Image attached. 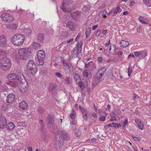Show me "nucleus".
Masks as SVG:
<instances>
[{
	"mask_svg": "<svg viewBox=\"0 0 151 151\" xmlns=\"http://www.w3.org/2000/svg\"><path fill=\"white\" fill-rule=\"evenodd\" d=\"M82 44V41H81L79 43H78L76 47H79V46H81Z\"/></svg>",
	"mask_w": 151,
	"mask_h": 151,
	"instance_id": "nucleus-53",
	"label": "nucleus"
},
{
	"mask_svg": "<svg viewBox=\"0 0 151 151\" xmlns=\"http://www.w3.org/2000/svg\"><path fill=\"white\" fill-rule=\"evenodd\" d=\"M1 18L3 21L7 23H11L14 20L13 16L7 13L2 14L1 16Z\"/></svg>",
	"mask_w": 151,
	"mask_h": 151,
	"instance_id": "nucleus-9",
	"label": "nucleus"
},
{
	"mask_svg": "<svg viewBox=\"0 0 151 151\" xmlns=\"http://www.w3.org/2000/svg\"><path fill=\"white\" fill-rule=\"evenodd\" d=\"M92 116L94 118H96L97 116L96 114L95 113H93L92 114Z\"/></svg>",
	"mask_w": 151,
	"mask_h": 151,
	"instance_id": "nucleus-61",
	"label": "nucleus"
},
{
	"mask_svg": "<svg viewBox=\"0 0 151 151\" xmlns=\"http://www.w3.org/2000/svg\"><path fill=\"white\" fill-rule=\"evenodd\" d=\"M66 26L72 31L74 30L75 26L74 23L71 21H69L66 23Z\"/></svg>",
	"mask_w": 151,
	"mask_h": 151,
	"instance_id": "nucleus-18",
	"label": "nucleus"
},
{
	"mask_svg": "<svg viewBox=\"0 0 151 151\" xmlns=\"http://www.w3.org/2000/svg\"><path fill=\"white\" fill-rule=\"evenodd\" d=\"M19 53L20 59L24 60H27L32 55L31 51L27 48L19 49Z\"/></svg>",
	"mask_w": 151,
	"mask_h": 151,
	"instance_id": "nucleus-4",
	"label": "nucleus"
},
{
	"mask_svg": "<svg viewBox=\"0 0 151 151\" xmlns=\"http://www.w3.org/2000/svg\"><path fill=\"white\" fill-rule=\"evenodd\" d=\"M6 127L9 130H13L15 127L14 124L12 122H10L6 124Z\"/></svg>",
	"mask_w": 151,
	"mask_h": 151,
	"instance_id": "nucleus-21",
	"label": "nucleus"
},
{
	"mask_svg": "<svg viewBox=\"0 0 151 151\" xmlns=\"http://www.w3.org/2000/svg\"><path fill=\"white\" fill-rule=\"evenodd\" d=\"M63 65L64 66L67 67L69 68V70L70 72L73 71V68L71 64H68L66 63L65 62L64 60V59H63Z\"/></svg>",
	"mask_w": 151,
	"mask_h": 151,
	"instance_id": "nucleus-24",
	"label": "nucleus"
},
{
	"mask_svg": "<svg viewBox=\"0 0 151 151\" xmlns=\"http://www.w3.org/2000/svg\"><path fill=\"white\" fill-rule=\"evenodd\" d=\"M135 55L137 57H139L140 55V53L138 52H134Z\"/></svg>",
	"mask_w": 151,
	"mask_h": 151,
	"instance_id": "nucleus-58",
	"label": "nucleus"
},
{
	"mask_svg": "<svg viewBox=\"0 0 151 151\" xmlns=\"http://www.w3.org/2000/svg\"><path fill=\"white\" fill-rule=\"evenodd\" d=\"M135 56L133 54H130L129 56H128L127 58L128 59H129L131 58H134L135 57Z\"/></svg>",
	"mask_w": 151,
	"mask_h": 151,
	"instance_id": "nucleus-52",
	"label": "nucleus"
},
{
	"mask_svg": "<svg viewBox=\"0 0 151 151\" xmlns=\"http://www.w3.org/2000/svg\"><path fill=\"white\" fill-rule=\"evenodd\" d=\"M149 0H143V2L146 4H148L149 3Z\"/></svg>",
	"mask_w": 151,
	"mask_h": 151,
	"instance_id": "nucleus-63",
	"label": "nucleus"
},
{
	"mask_svg": "<svg viewBox=\"0 0 151 151\" xmlns=\"http://www.w3.org/2000/svg\"><path fill=\"white\" fill-rule=\"evenodd\" d=\"M122 9H120L119 6L117 7L116 9L114 8L109 12V14H112V16H115L118 12H119V13L122 11Z\"/></svg>",
	"mask_w": 151,
	"mask_h": 151,
	"instance_id": "nucleus-16",
	"label": "nucleus"
},
{
	"mask_svg": "<svg viewBox=\"0 0 151 151\" xmlns=\"http://www.w3.org/2000/svg\"><path fill=\"white\" fill-rule=\"evenodd\" d=\"M79 14V12L77 11L70 14L71 16L74 20H76L78 18Z\"/></svg>",
	"mask_w": 151,
	"mask_h": 151,
	"instance_id": "nucleus-25",
	"label": "nucleus"
},
{
	"mask_svg": "<svg viewBox=\"0 0 151 151\" xmlns=\"http://www.w3.org/2000/svg\"><path fill=\"white\" fill-rule=\"evenodd\" d=\"M101 32V30L100 29H98L95 34V36L96 37L98 36L100 34Z\"/></svg>",
	"mask_w": 151,
	"mask_h": 151,
	"instance_id": "nucleus-46",
	"label": "nucleus"
},
{
	"mask_svg": "<svg viewBox=\"0 0 151 151\" xmlns=\"http://www.w3.org/2000/svg\"><path fill=\"white\" fill-rule=\"evenodd\" d=\"M91 27H90V28H89V27H88V28L87 29L86 31L85 34L86 37H87L88 36H89L91 33Z\"/></svg>",
	"mask_w": 151,
	"mask_h": 151,
	"instance_id": "nucleus-35",
	"label": "nucleus"
},
{
	"mask_svg": "<svg viewBox=\"0 0 151 151\" xmlns=\"http://www.w3.org/2000/svg\"><path fill=\"white\" fill-rule=\"evenodd\" d=\"M63 142L62 140L59 138V137L57 138V136H56L54 141V147L57 150L60 149L63 146Z\"/></svg>",
	"mask_w": 151,
	"mask_h": 151,
	"instance_id": "nucleus-13",
	"label": "nucleus"
},
{
	"mask_svg": "<svg viewBox=\"0 0 151 151\" xmlns=\"http://www.w3.org/2000/svg\"><path fill=\"white\" fill-rule=\"evenodd\" d=\"M45 57V52L43 50L38 51L37 53V60L36 62L37 64L39 66L43 65L44 63V59Z\"/></svg>",
	"mask_w": 151,
	"mask_h": 151,
	"instance_id": "nucleus-6",
	"label": "nucleus"
},
{
	"mask_svg": "<svg viewBox=\"0 0 151 151\" xmlns=\"http://www.w3.org/2000/svg\"><path fill=\"white\" fill-rule=\"evenodd\" d=\"M15 99V95L12 93H10L7 96L6 101L9 103H12Z\"/></svg>",
	"mask_w": 151,
	"mask_h": 151,
	"instance_id": "nucleus-15",
	"label": "nucleus"
},
{
	"mask_svg": "<svg viewBox=\"0 0 151 151\" xmlns=\"http://www.w3.org/2000/svg\"><path fill=\"white\" fill-rule=\"evenodd\" d=\"M17 25L16 24H14L12 26V28L13 29V30L15 29L17 27Z\"/></svg>",
	"mask_w": 151,
	"mask_h": 151,
	"instance_id": "nucleus-57",
	"label": "nucleus"
},
{
	"mask_svg": "<svg viewBox=\"0 0 151 151\" xmlns=\"http://www.w3.org/2000/svg\"><path fill=\"white\" fill-rule=\"evenodd\" d=\"M137 125L139 129L141 130H143V129L144 128V125L143 124L142 122L139 124H138Z\"/></svg>",
	"mask_w": 151,
	"mask_h": 151,
	"instance_id": "nucleus-41",
	"label": "nucleus"
},
{
	"mask_svg": "<svg viewBox=\"0 0 151 151\" xmlns=\"http://www.w3.org/2000/svg\"><path fill=\"white\" fill-rule=\"evenodd\" d=\"M127 122L128 119H126L123 122V127H124L126 125V124L127 123Z\"/></svg>",
	"mask_w": 151,
	"mask_h": 151,
	"instance_id": "nucleus-56",
	"label": "nucleus"
},
{
	"mask_svg": "<svg viewBox=\"0 0 151 151\" xmlns=\"http://www.w3.org/2000/svg\"><path fill=\"white\" fill-rule=\"evenodd\" d=\"M133 138L134 140L136 141H138L140 140V138H138L134 136L133 137Z\"/></svg>",
	"mask_w": 151,
	"mask_h": 151,
	"instance_id": "nucleus-51",
	"label": "nucleus"
},
{
	"mask_svg": "<svg viewBox=\"0 0 151 151\" xmlns=\"http://www.w3.org/2000/svg\"><path fill=\"white\" fill-rule=\"evenodd\" d=\"M79 47H76L75 48H76V50H77L79 53H80L81 52L82 50V47L81 46H79Z\"/></svg>",
	"mask_w": 151,
	"mask_h": 151,
	"instance_id": "nucleus-47",
	"label": "nucleus"
},
{
	"mask_svg": "<svg viewBox=\"0 0 151 151\" xmlns=\"http://www.w3.org/2000/svg\"><path fill=\"white\" fill-rule=\"evenodd\" d=\"M70 124L75 125V127H76V125H77V123L76 120H73L72 121L71 123Z\"/></svg>",
	"mask_w": 151,
	"mask_h": 151,
	"instance_id": "nucleus-50",
	"label": "nucleus"
},
{
	"mask_svg": "<svg viewBox=\"0 0 151 151\" xmlns=\"http://www.w3.org/2000/svg\"><path fill=\"white\" fill-rule=\"evenodd\" d=\"M88 113V111H86V112H85L84 113H83L82 114L83 116V118L86 121L87 120V119L88 116L87 115V114Z\"/></svg>",
	"mask_w": 151,
	"mask_h": 151,
	"instance_id": "nucleus-40",
	"label": "nucleus"
},
{
	"mask_svg": "<svg viewBox=\"0 0 151 151\" xmlns=\"http://www.w3.org/2000/svg\"><path fill=\"white\" fill-rule=\"evenodd\" d=\"M121 127V125L120 124H118L117 123H114V124L113 125V127L116 128H118Z\"/></svg>",
	"mask_w": 151,
	"mask_h": 151,
	"instance_id": "nucleus-44",
	"label": "nucleus"
},
{
	"mask_svg": "<svg viewBox=\"0 0 151 151\" xmlns=\"http://www.w3.org/2000/svg\"><path fill=\"white\" fill-rule=\"evenodd\" d=\"M55 75L58 77L61 78H62V76L60 73L57 72L55 73Z\"/></svg>",
	"mask_w": 151,
	"mask_h": 151,
	"instance_id": "nucleus-45",
	"label": "nucleus"
},
{
	"mask_svg": "<svg viewBox=\"0 0 151 151\" xmlns=\"http://www.w3.org/2000/svg\"><path fill=\"white\" fill-rule=\"evenodd\" d=\"M1 109L2 110L5 111H8L9 109H11L12 107L10 105H8L7 104H4L1 106Z\"/></svg>",
	"mask_w": 151,
	"mask_h": 151,
	"instance_id": "nucleus-23",
	"label": "nucleus"
},
{
	"mask_svg": "<svg viewBox=\"0 0 151 151\" xmlns=\"http://www.w3.org/2000/svg\"><path fill=\"white\" fill-rule=\"evenodd\" d=\"M114 124V123H111L110 124H109L107 125H106V126H104V127H106L107 126H109V127H113V125Z\"/></svg>",
	"mask_w": 151,
	"mask_h": 151,
	"instance_id": "nucleus-60",
	"label": "nucleus"
},
{
	"mask_svg": "<svg viewBox=\"0 0 151 151\" xmlns=\"http://www.w3.org/2000/svg\"><path fill=\"white\" fill-rule=\"evenodd\" d=\"M135 122L137 125L141 122V121L140 119H135Z\"/></svg>",
	"mask_w": 151,
	"mask_h": 151,
	"instance_id": "nucleus-55",
	"label": "nucleus"
},
{
	"mask_svg": "<svg viewBox=\"0 0 151 151\" xmlns=\"http://www.w3.org/2000/svg\"><path fill=\"white\" fill-rule=\"evenodd\" d=\"M47 119L48 121V124L50 127L54 129L55 126L54 124V117L53 116L48 115L47 117Z\"/></svg>",
	"mask_w": 151,
	"mask_h": 151,
	"instance_id": "nucleus-14",
	"label": "nucleus"
},
{
	"mask_svg": "<svg viewBox=\"0 0 151 151\" xmlns=\"http://www.w3.org/2000/svg\"><path fill=\"white\" fill-rule=\"evenodd\" d=\"M58 87V84L56 83H52L51 82L49 83L48 90L51 92L53 97L55 94L57 93V89Z\"/></svg>",
	"mask_w": 151,
	"mask_h": 151,
	"instance_id": "nucleus-11",
	"label": "nucleus"
},
{
	"mask_svg": "<svg viewBox=\"0 0 151 151\" xmlns=\"http://www.w3.org/2000/svg\"><path fill=\"white\" fill-rule=\"evenodd\" d=\"M98 24H96L95 25V26H93L92 27V30H94L96 29L98 27Z\"/></svg>",
	"mask_w": 151,
	"mask_h": 151,
	"instance_id": "nucleus-59",
	"label": "nucleus"
},
{
	"mask_svg": "<svg viewBox=\"0 0 151 151\" xmlns=\"http://www.w3.org/2000/svg\"><path fill=\"white\" fill-rule=\"evenodd\" d=\"M94 63L93 61H91L89 62L88 63L85 64V67L87 68H91L94 65Z\"/></svg>",
	"mask_w": 151,
	"mask_h": 151,
	"instance_id": "nucleus-29",
	"label": "nucleus"
},
{
	"mask_svg": "<svg viewBox=\"0 0 151 151\" xmlns=\"http://www.w3.org/2000/svg\"><path fill=\"white\" fill-rule=\"evenodd\" d=\"M24 31L27 35H29L32 33V30L29 28H24Z\"/></svg>",
	"mask_w": 151,
	"mask_h": 151,
	"instance_id": "nucleus-30",
	"label": "nucleus"
},
{
	"mask_svg": "<svg viewBox=\"0 0 151 151\" xmlns=\"http://www.w3.org/2000/svg\"><path fill=\"white\" fill-rule=\"evenodd\" d=\"M56 136L57 138L61 139L62 140H68L70 137L68 133L65 131L63 130H59L56 133Z\"/></svg>",
	"mask_w": 151,
	"mask_h": 151,
	"instance_id": "nucleus-8",
	"label": "nucleus"
},
{
	"mask_svg": "<svg viewBox=\"0 0 151 151\" xmlns=\"http://www.w3.org/2000/svg\"><path fill=\"white\" fill-rule=\"evenodd\" d=\"M116 118L114 116H111V119L110 120V121L111 122H113L114 120H116Z\"/></svg>",
	"mask_w": 151,
	"mask_h": 151,
	"instance_id": "nucleus-54",
	"label": "nucleus"
},
{
	"mask_svg": "<svg viewBox=\"0 0 151 151\" xmlns=\"http://www.w3.org/2000/svg\"><path fill=\"white\" fill-rule=\"evenodd\" d=\"M16 80V81H10L8 83L9 85L13 87H16L19 86L21 87V90H22V89H24V88H26L27 89V88L28 87V83L27 82L24 81V79H23L22 80V79H21V80Z\"/></svg>",
	"mask_w": 151,
	"mask_h": 151,
	"instance_id": "nucleus-2",
	"label": "nucleus"
},
{
	"mask_svg": "<svg viewBox=\"0 0 151 151\" xmlns=\"http://www.w3.org/2000/svg\"><path fill=\"white\" fill-rule=\"evenodd\" d=\"M7 78L9 80H12L14 79L19 80H21L24 79V76L22 74H20L19 76L18 75L15 73H12L9 74L7 76Z\"/></svg>",
	"mask_w": 151,
	"mask_h": 151,
	"instance_id": "nucleus-12",
	"label": "nucleus"
},
{
	"mask_svg": "<svg viewBox=\"0 0 151 151\" xmlns=\"http://www.w3.org/2000/svg\"><path fill=\"white\" fill-rule=\"evenodd\" d=\"M79 108L82 114L87 111L84 108L82 107L81 106H79Z\"/></svg>",
	"mask_w": 151,
	"mask_h": 151,
	"instance_id": "nucleus-42",
	"label": "nucleus"
},
{
	"mask_svg": "<svg viewBox=\"0 0 151 151\" xmlns=\"http://www.w3.org/2000/svg\"><path fill=\"white\" fill-rule=\"evenodd\" d=\"M132 71V68L130 67L129 66V67L128 69V73H131Z\"/></svg>",
	"mask_w": 151,
	"mask_h": 151,
	"instance_id": "nucleus-62",
	"label": "nucleus"
},
{
	"mask_svg": "<svg viewBox=\"0 0 151 151\" xmlns=\"http://www.w3.org/2000/svg\"><path fill=\"white\" fill-rule=\"evenodd\" d=\"M65 83L67 84H70L72 83V79L69 77H67L65 79Z\"/></svg>",
	"mask_w": 151,
	"mask_h": 151,
	"instance_id": "nucleus-31",
	"label": "nucleus"
},
{
	"mask_svg": "<svg viewBox=\"0 0 151 151\" xmlns=\"http://www.w3.org/2000/svg\"><path fill=\"white\" fill-rule=\"evenodd\" d=\"M129 44V42L122 40L120 43V46L121 47H127Z\"/></svg>",
	"mask_w": 151,
	"mask_h": 151,
	"instance_id": "nucleus-26",
	"label": "nucleus"
},
{
	"mask_svg": "<svg viewBox=\"0 0 151 151\" xmlns=\"http://www.w3.org/2000/svg\"><path fill=\"white\" fill-rule=\"evenodd\" d=\"M139 21L141 23L143 24H147V23L145 22V19L142 17H140L139 18Z\"/></svg>",
	"mask_w": 151,
	"mask_h": 151,
	"instance_id": "nucleus-37",
	"label": "nucleus"
},
{
	"mask_svg": "<svg viewBox=\"0 0 151 151\" xmlns=\"http://www.w3.org/2000/svg\"><path fill=\"white\" fill-rule=\"evenodd\" d=\"M76 0H63V2L61 7L64 12L67 13L71 12L72 9L75 8L74 5Z\"/></svg>",
	"mask_w": 151,
	"mask_h": 151,
	"instance_id": "nucleus-1",
	"label": "nucleus"
},
{
	"mask_svg": "<svg viewBox=\"0 0 151 151\" xmlns=\"http://www.w3.org/2000/svg\"><path fill=\"white\" fill-rule=\"evenodd\" d=\"M11 62L8 58H4L0 60V68L4 70H9L11 67Z\"/></svg>",
	"mask_w": 151,
	"mask_h": 151,
	"instance_id": "nucleus-5",
	"label": "nucleus"
},
{
	"mask_svg": "<svg viewBox=\"0 0 151 151\" xmlns=\"http://www.w3.org/2000/svg\"><path fill=\"white\" fill-rule=\"evenodd\" d=\"M7 42L6 38L4 35H1L0 36V46H3Z\"/></svg>",
	"mask_w": 151,
	"mask_h": 151,
	"instance_id": "nucleus-19",
	"label": "nucleus"
},
{
	"mask_svg": "<svg viewBox=\"0 0 151 151\" xmlns=\"http://www.w3.org/2000/svg\"><path fill=\"white\" fill-rule=\"evenodd\" d=\"M8 89V88L5 85H2L1 87V90L2 91H6Z\"/></svg>",
	"mask_w": 151,
	"mask_h": 151,
	"instance_id": "nucleus-38",
	"label": "nucleus"
},
{
	"mask_svg": "<svg viewBox=\"0 0 151 151\" xmlns=\"http://www.w3.org/2000/svg\"><path fill=\"white\" fill-rule=\"evenodd\" d=\"M27 69L29 71H30L32 75H35L37 72V68L33 60H30L28 62L27 65Z\"/></svg>",
	"mask_w": 151,
	"mask_h": 151,
	"instance_id": "nucleus-7",
	"label": "nucleus"
},
{
	"mask_svg": "<svg viewBox=\"0 0 151 151\" xmlns=\"http://www.w3.org/2000/svg\"><path fill=\"white\" fill-rule=\"evenodd\" d=\"M6 120L4 117L0 118V128L4 129L6 125Z\"/></svg>",
	"mask_w": 151,
	"mask_h": 151,
	"instance_id": "nucleus-17",
	"label": "nucleus"
},
{
	"mask_svg": "<svg viewBox=\"0 0 151 151\" xmlns=\"http://www.w3.org/2000/svg\"><path fill=\"white\" fill-rule=\"evenodd\" d=\"M37 40L40 42H42L44 39V35L42 33H39L37 37Z\"/></svg>",
	"mask_w": 151,
	"mask_h": 151,
	"instance_id": "nucleus-22",
	"label": "nucleus"
},
{
	"mask_svg": "<svg viewBox=\"0 0 151 151\" xmlns=\"http://www.w3.org/2000/svg\"><path fill=\"white\" fill-rule=\"evenodd\" d=\"M90 8V7H88L87 6H84L82 8V10L83 12L86 13L87 12L89 11Z\"/></svg>",
	"mask_w": 151,
	"mask_h": 151,
	"instance_id": "nucleus-36",
	"label": "nucleus"
},
{
	"mask_svg": "<svg viewBox=\"0 0 151 151\" xmlns=\"http://www.w3.org/2000/svg\"><path fill=\"white\" fill-rule=\"evenodd\" d=\"M40 122L41 123V127H42V129L43 128V127H44V124H43V121L42 120H40Z\"/></svg>",
	"mask_w": 151,
	"mask_h": 151,
	"instance_id": "nucleus-64",
	"label": "nucleus"
},
{
	"mask_svg": "<svg viewBox=\"0 0 151 151\" xmlns=\"http://www.w3.org/2000/svg\"><path fill=\"white\" fill-rule=\"evenodd\" d=\"M106 69L105 67H102L99 70L97 74V77L95 78L94 81L96 82L93 83V84H94L96 85L99 84L100 82L99 80L101 78L102 76L104 75Z\"/></svg>",
	"mask_w": 151,
	"mask_h": 151,
	"instance_id": "nucleus-10",
	"label": "nucleus"
},
{
	"mask_svg": "<svg viewBox=\"0 0 151 151\" xmlns=\"http://www.w3.org/2000/svg\"><path fill=\"white\" fill-rule=\"evenodd\" d=\"M106 117L104 116H101L100 117L99 120L101 121H104L105 120Z\"/></svg>",
	"mask_w": 151,
	"mask_h": 151,
	"instance_id": "nucleus-49",
	"label": "nucleus"
},
{
	"mask_svg": "<svg viewBox=\"0 0 151 151\" xmlns=\"http://www.w3.org/2000/svg\"><path fill=\"white\" fill-rule=\"evenodd\" d=\"M83 76L85 77H87L89 76L91 77V74L89 71L85 70L83 72Z\"/></svg>",
	"mask_w": 151,
	"mask_h": 151,
	"instance_id": "nucleus-27",
	"label": "nucleus"
},
{
	"mask_svg": "<svg viewBox=\"0 0 151 151\" xmlns=\"http://www.w3.org/2000/svg\"><path fill=\"white\" fill-rule=\"evenodd\" d=\"M70 118L72 119H74L76 117V115L74 114L71 113L70 114Z\"/></svg>",
	"mask_w": 151,
	"mask_h": 151,
	"instance_id": "nucleus-48",
	"label": "nucleus"
},
{
	"mask_svg": "<svg viewBox=\"0 0 151 151\" xmlns=\"http://www.w3.org/2000/svg\"><path fill=\"white\" fill-rule=\"evenodd\" d=\"M73 77L74 79L76 81L78 79H79L80 80H81V78L80 77L79 74L76 73H73Z\"/></svg>",
	"mask_w": 151,
	"mask_h": 151,
	"instance_id": "nucleus-34",
	"label": "nucleus"
},
{
	"mask_svg": "<svg viewBox=\"0 0 151 151\" xmlns=\"http://www.w3.org/2000/svg\"><path fill=\"white\" fill-rule=\"evenodd\" d=\"M78 84L79 85V87L80 88L83 89L85 87V84L83 83V82L82 81H80L78 83Z\"/></svg>",
	"mask_w": 151,
	"mask_h": 151,
	"instance_id": "nucleus-39",
	"label": "nucleus"
},
{
	"mask_svg": "<svg viewBox=\"0 0 151 151\" xmlns=\"http://www.w3.org/2000/svg\"><path fill=\"white\" fill-rule=\"evenodd\" d=\"M74 132L75 133L76 136L77 137H78L80 136L81 134V131L78 129H76L74 130Z\"/></svg>",
	"mask_w": 151,
	"mask_h": 151,
	"instance_id": "nucleus-32",
	"label": "nucleus"
},
{
	"mask_svg": "<svg viewBox=\"0 0 151 151\" xmlns=\"http://www.w3.org/2000/svg\"><path fill=\"white\" fill-rule=\"evenodd\" d=\"M19 107L23 110H26L28 108V105L26 102L22 101L19 104Z\"/></svg>",
	"mask_w": 151,
	"mask_h": 151,
	"instance_id": "nucleus-20",
	"label": "nucleus"
},
{
	"mask_svg": "<svg viewBox=\"0 0 151 151\" xmlns=\"http://www.w3.org/2000/svg\"><path fill=\"white\" fill-rule=\"evenodd\" d=\"M40 44L38 43L34 42L32 44V46L34 49H36L40 48Z\"/></svg>",
	"mask_w": 151,
	"mask_h": 151,
	"instance_id": "nucleus-33",
	"label": "nucleus"
},
{
	"mask_svg": "<svg viewBox=\"0 0 151 151\" xmlns=\"http://www.w3.org/2000/svg\"><path fill=\"white\" fill-rule=\"evenodd\" d=\"M25 39L24 35L18 34L13 36L12 38L11 41L13 44L19 46L23 44Z\"/></svg>",
	"mask_w": 151,
	"mask_h": 151,
	"instance_id": "nucleus-3",
	"label": "nucleus"
},
{
	"mask_svg": "<svg viewBox=\"0 0 151 151\" xmlns=\"http://www.w3.org/2000/svg\"><path fill=\"white\" fill-rule=\"evenodd\" d=\"M79 52L77 50H76V48H75L72 54L73 55H76L77 56V55H78Z\"/></svg>",
	"mask_w": 151,
	"mask_h": 151,
	"instance_id": "nucleus-43",
	"label": "nucleus"
},
{
	"mask_svg": "<svg viewBox=\"0 0 151 151\" xmlns=\"http://www.w3.org/2000/svg\"><path fill=\"white\" fill-rule=\"evenodd\" d=\"M6 56L7 53L5 51L0 50V58H5Z\"/></svg>",
	"mask_w": 151,
	"mask_h": 151,
	"instance_id": "nucleus-28",
	"label": "nucleus"
}]
</instances>
